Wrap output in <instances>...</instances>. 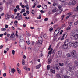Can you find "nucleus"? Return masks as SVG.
<instances>
[{
  "label": "nucleus",
  "instance_id": "f257e3e1",
  "mask_svg": "<svg viewBox=\"0 0 78 78\" xmlns=\"http://www.w3.org/2000/svg\"><path fill=\"white\" fill-rule=\"evenodd\" d=\"M53 51V49L51 48V50H50L48 52V64H50L51 62V61L52 60L50 59L51 57V51Z\"/></svg>",
  "mask_w": 78,
  "mask_h": 78
},
{
  "label": "nucleus",
  "instance_id": "f03ea898",
  "mask_svg": "<svg viewBox=\"0 0 78 78\" xmlns=\"http://www.w3.org/2000/svg\"><path fill=\"white\" fill-rule=\"evenodd\" d=\"M19 43L20 44H25L24 38L21 36L19 37Z\"/></svg>",
  "mask_w": 78,
  "mask_h": 78
},
{
  "label": "nucleus",
  "instance_id": "7ed1b4c3",
  "mask_svg": "<svg viewBox=\"0 0 78 78\" xmlns=\"http://www.w3.org/2000/svg\"><path fill=\"white\" fill-rule=\"evenodd\" d=\"M14 36H15L14 33H12L10 37V40H12V41H15V40L16 39V37H15Z\"/></svg>",
  "mask_w": 78,
  "mask_h": 78
},
{
  "label": "nucleus",
  "instance_id": "20e7f679",
  "mask_svg": "<svg viewBox=\"0 0 78 78\" xmlns=\"http://www.w3.org/2000/svg\"><path fill=\"white\" fill-rule=\"evenodd\" d=\"M76 34L75 30H72L71 31L70 34V37L71 39L73 38V36H75Z\"/></svg>",
  "mask_w": 78,
  "mask_h": 78
},
{
  "label": "nucleus",
  "instance_id": "39448f33",
  "mask_svg": "<svg viewBox=\"0 0 78 78\" xmlns=\"http://www.w3.org/2000/svg\"><path fill=\"white\" fill-rule=\"evenodd\" d=\"M59 31L58 30V29H57V30H55V32L54 33V37H55V36H57V35L59 34Z\"/></svg>",
  "mask_w": 78,
  "mask_h": 78
},
{
  "label": "nucleus",
  "instance_id": "423d86ee",
  "mask_svg": "<svg viewBox=\"0 0 78 78\" xmlns=\"http://www.w3.org/2000/svg\"><path fill=\"white\" fill-rule=\"evenodd\" d=\"M73 37V38L71 39L72 40H75L76 41L77 39H78V34H76Z\"/></svg>",
  "mask_w": 78,
  "mask_h": 78
},
{
  "label": "nucleus",
  "instance_id": "0eeeda50",
  "mask_svg": "<svg viewBox=\"0 0 78 78\" xmlns=\"http://www.w3.org/2000/svg\"><path fill=\"white\" fill-rule=\"evenodd\" d=\"M69 68L70 70H73L75 69V66L73 65H71L70 66Z\"/></svg>",
  "mask_w": 78,
  "mask_h": 78
},
{
  "label": "nucleus",
  "instance_id": "6e6552de",
  "mask_svg": "<svg viewBox=\"0 0 78 78\" xmlns=\"http://www.w3.org/2000/svg\"><path fill=\"white\" fill-rule=\"evenodd\" d=\"M71 54L72 56L74 57V56H76V51H75L73 50L71 52Z\"/></svg>",
  "mask_w": 78,
  "mask_h": 78
},
{
  "label": "nucleus",
  "instance_id": "1a4fd4ad",
  "mask_svg": "<svg viewBox=\"0 0 78 78\" xmlns=\"http://www.w3.org/2000/svg\"><path fill=\"white\" fill-rule=\"evenodd\" d=\"M54 67L55 69H56L58 70H59L60 67H59V65L57 64H55L54 65Z\"/></svg>",
  "mask_w": 78,
  "mask_h": 78
},
{
  "label": "nucleus",
  "instance_id": "9d476101",
  "mask_svg": "<svg viewBox=\"0 0 78 78\" xmlns=\"http://www.w3.org/2000/svg\"><path fill=\"white\" fill-rule=\"evenodd\" d=\"M38 41L39 43L40 44H42V38L41 37H40L38 38Z\"/></svg>",
  "mask_w": 78,
  "mask_h": 78
},
{
  "label": "nucleus",
  "instance_id": "9b49d317",
  "mask_svg": "<svg viewBox=\"0 0 78 78\" xmlns=\"http://www.w3.org/2000/svg\"><path fill=\"white\" fill-rule=\"evenodd\" d=\"M50 71L51 73L55 74V69L54 68H53V67H51Z\"/></svg>",
  "mask_w": 78,
  "mask_h": 78
},
{
  "label": "nucleus",
  "instance_id": "f8f14e48",
  "mask_svg": "<svg viewBox=\"0 0 78 78\" xmlns=\"http://www.w3.org/2000/svg\"><path fill=\"white\" fill-rule=\"evenodd\" d=\"M62 11V10H58V11H57V13L55 14V16H57L59 14H60L61 12Z\"/></svg>",
  "mask_w": 78,
  "mask_h": 78
},
{
  "label": "nucleus",
  "instance_id": "ddd939ff",
  "mask_svg": "<svg viewBox=\"0 0 78 78\" xmlns=\"http://www.w3.org/2000/svg\"><path fill=\"white\" fill-rule=\"evenodd\" d=\"M11 17V15H8V14H6L5 17V19H6V20H8L7 19H10V18Z\"/></svg>",
  "mask_w": 78,
  "mask_h": 78
},
{
  "label": "nucleus",
  "instance_id": "4468645a",
  "mask_svg": "<svg viewBox=\"0 0 78 78\" xmlns=\"http://www.w3.org/2000/svg\"><path fill=\"white\" fill-rule=\"evenodd\" d=\"M74 45L73 46V47L74 48H75L76 47H77L78 46V41H77L75 42L74 43Z\"/></svg>",
  "mask_w": 78,
  "mask_h": 78
},
{
  "label": "nucleus",
  "instance_id": "2eb2a0df",
  "mask_svg": "<svg viewBox=\"0 0 78 78\" xmlns=\"http://www.w3.org/2000/svg\"><path fill=\"white\" fill-rule=\"evenodd\" d=\"M61 52L59 51L57 53V56L58 57H60V56H61Z\"/></svg>",
  "mask_w": 78,
  "mask_h": 78
},
{
  "label": "nucleus",
  "instance_id": "dca6fc26",
  "mask_svg": "<svg viewBox=\"0 0 78 78\" xmlns=\"http://www.w3.org/2000/svg\"><path fill=\"white\" fill-rule=\"evenodd\" d=\"M69 45L70 47L73 46V41H70L69 43Z\"/></svg>",
  "mask_w": 78,
  "mask_h": 78
},
{
  "label": "nucleus",
  "instance_id": "f3484780",
  "mask_svg": "<svg viewBox=\"0 0 78 78\" xmlns=\"http://www.w3.org/2000/svg\"><path fill=\"white\" fill-rule=\"evenodd\" d=\"M68 44H69V41L66 40L64 42V44L68 45Z\"/></svg>",
  "mask_w": 78,
  "mask_h": 78
},
{
  "label": "nucleus",
  "instance_id": "a211bd4d",
  "mask_svg": "<svg viewBox=\"0 0 78 78\" xmlns=\"http://www.w3.org/2000/svg\"><path fill=\"white\" fill-rule=\"evenodd\" d=\"M65 65L67 64V65H69V64H70V63H69V60H67L65 61Z\"/></svg>",
  "mask_w": 78,
  "mask_h": 78
},
{
  "label": "nucleus",
  "instance_id": "6ab92c4d",
  "mask_svg": "<svg viewBox=\"0 0 78 78\" xmlns=\"http://www.w3.org/2000/svg\"><path fill=\"white\" fill-rule=\"evenodd\" d=\"M58 11V9L56 8H55V9H53L52 10V12H56V11Z\"/></svg>",
  "mask_w": 78,
  "mask_h": 78
},
{
  "label": "nucleus",
  "instance_id": "aec40b11",
  "mask_svg": "<svg viewBox=\"0 0 78 78\" xmlns=\"http://www.w3.org/2000/svg\"><path fill=\"white\" fill-rule=\"evenodd\" d=\"M8 37H5V41L6 43L8 42Z\"/></svg>",
  "mask_w": 78,
  "mask_h": 78
},
{
  "label": "nucleus",
  "instance_id": "412c9836",
  "mask_svg": "<svg viewBox=\"0 0 78 78\" xmlns=\"http://www.w3.org/2000/svg\"><path fill=\"white\" fill-rule=\"evenodd\" d=\"M68 45L64 44L63 47L65 49H67L68 47Z\"/></svg>",
  "mask_w": 78,
  "mask_h": 78
},
{
  "label": "nucleus",
  "instance_id": "4be33fe9",
  "mask_svg": "<svg viewBox=\"0 0 78 78\" xmlns=\"http://www.w3.org/2000/svg\"><path fill=\"white\" fill-rule=\"evenodd\" d=\"M25 8L26 9H27V11L29 10V7H28V4H27L25 6Z\"/></svg>",
  "mask_w": 78,
  "mask_h": 78
},
{
  "label": "nucleus",
  "instance_id": "5701e85b",
  "mask_svg": "<svg viewBox=\"0 0 78 78\" xmlns=\"http://www.w3.org/2000/svg\"><path fill=\"white\" fill-rule=\"evenodd\" d=\"M41 64H40L39 65H37L36 67V69H39L40 68V67H41Z\"/></svg>",
  "mask_w": 78,
  "mask_h": 78
},
{
  "label": "nucleus",
  "instance_id": "b1692460",
  "mask_svg": "<svg viewBox=\"0 0 78 78\" xmlns=\"http://www.w3.org/2000/svg\"><path fill=\"white\" fill-rule=\"evenodd\" d=\"M18 20H20L21 19H22V15H20V16L18 17Z\"/></svg>",
  "mask_w": 78,
  "mask_h": 78
},
{
  "label": "nucleus",
  "instance_id": "393cba45",
  "mask_svg": "<svg viewBox=\"0 0 78 78\" xmlns=\"http://www.w3.org/2000/svg\"><path fill=\"white\" fill-rule=\"evenodd\" d=\"M56 76L57 78H61V76L59 74H57Z\"/></svg>",
  "mask_w": 78,
  "mask_h": 78
},
{
  "label": "nucleus",
  "instance_id": "a878e982",
  "mask_svg": "<svg viewBox=\"0 0 78 78\" xmlns=\"http://www.w3.org/2000/svg\"><path fill=\"white\" fill-rule=\"evenodd\" d=\"M50 65H47V70H49V69H50Z\"/></svg>",
  "mask_w": 78,
  "mask_h": 78
},
{
  "label": "nucleus",
  "instance_id": "bb28decb",
  "mask_svg": "<svg viewBox=\"0 0 78 78\" xmlns=\"http://www.w3.org/2000/svg\"><path fill=\"white\" fill-rule=\"evenodd\" d=\"M1 31H5L6 30V29L5 28H2L1 30Z\"/></svg>",
  "mask_w": 78,
  "mask_h": 78
},
{
  "label": "nucleus",
  "instance_id": "cd10ccee",
  "mask_svg": "<svg viewBox=\"0 0 78 78\" xmlns=\"http://www.w3.org/2000/svg\"><path fill=\"white\" fill-rule=\"evenodd\" d=\"M72 3L73 5H75V4L76 3V1L75 0H73L72 1Z\"/></svg>",
  "mask_w": 78,
  "mask_h": 78
},
{
  "label": "nucleus",
  "instance_id": "c85d7f7f",
  "mask_svg": "<svg viewBox=\"0 0 78 78\" xmlns=\"http://www.w3.org/2000/svg\"><path fill=\"white\" fill-rule=\"evenodd\" d=\"M12 72V71H11L9 72L10 75H11L12 76V75H13L14 74V73Z\"/></svg>",
  "mask_w": 78,
  "mask_h": 78
},
{
  "label": "nucleus",
  "instance_id": "c756f323",
  "mask_svg": "<svg viewBox=\"0 0 78 78\" xmlns=\"http://www.w3.org/2000/svg\"><path fill=\"white\" fill-rule=\"evenodd\" d=\"M75 64L76 66H78V60L75 61Z\"/></svg>",
  "mask_w": 78,
  "mask_h": 78
},
{
  "label": "nucleus",
  "instance_id": "7c9ffc66",
  "mask_svg": "<svg viewBox=\"0 0 78 78\" xmlns=\"http://www.w3.org/2000/svg\"><path fill=\"white\" fill-rule=\"evenodd\" d=\"M22 64L23 65H25V60L23 59L22 60Z\"/></svg>",
  "mask_w": 78,
  "mask_h": 78
},
{
  "label": "nucleus",
  "instance_id": "2f4dec72",
  "mask_svg": "<svg viewBox=\"0 0 78 78\" xmlns=\"http://www.w3.org/2000/svg\"><path fill=\"white\" fill-rule=\"evenodd\" d=\"M26 34L27 35V36H31V34H29L27 32H26Z\"/></svg>",
  "mask_w": 78,
  "mask_h": 78
},
{
  "label": "nucleus",
  "instance_id": "473e14b6",
  "mask_svg": "<svg viewBox=\"0 0 78 78\" xmlns=\"http://www.w3.org/2000/svg\"><path fill=\"white\" fill-rule=\"evenodd\" d=\"M12 69H11V71H12V72H13V73H14V72H16V70H15V69L13 68L12 69Z\"/></svg>",
  "mask_w": 78,
  "mask_h": 78
},
{
  "label": "nucleus",
  "instance_id": "72a5a7b5",
  "mask_svg": "<svg viewBox=\"0 0 78 78\" xmlns=\"http://www.w3.org/2000/svg\"><path fill=\"white\" fill-rule=\"evenodd\" d=\"M66 55L67 57H71V55L69 53L67 54Z\"/></svg>",
  "mask_w": 78,
  "mask_h": 78
},
{
  "label": "nucleus",
  "instance_id": "f704fd0d",
  "mask_svg": "<svg viewBox=\"0 0 78 78\" xmlns=\"http://www.w3.org/2000/svg\"><path fill=\"white\" fill-rule=\"evenodd\" d=\"M59 65L61 67H63V66H64V63H59Z\"/></svg>",
  "mask_w": 78,
  "mask_h": 78
},
{
  "label": "nucleus",
  "instance_id": "c9c22d12",
  "mask_svg": "<svg viewBox=\"0 0 78 78\" xmlns=\"http://www.w3.org/2000/svg\"><path fill=\"white\" fill-rule=\"evenodd\" d=\"M73 59H78V57L75 56L74 57H73Z\"/></svg>",
  "mask_w": 78,
  "mask_h": 78
},
{
  "label": "nucleus",
  "instance_id": "e433bc0d",
  "mask_svg": "<svg viewBox=\"0 0 78 78\" xmlns=\"http://www.w3.org/2000/svg\"><path fill=\"white\" fill-rule=\"evenodd\" d=\"M53 28L51 27L49 29V31H52V30H53Z\"/></svg>",
  "mask_w": 78,
  "mask_h": 78
},
{
  "label": "nucleus",
  "instance_id": "4c0bfd02",
  "mask_svg": "<svg viewBox=\"0 0 78 78\" xmlns=\"http://www.w3.org/2000/svg\"><path fill=\"white\" fill-rule=\"evenodd\" d=\"M68 5L69 6H71V5H72L73 4L72 2H69L68 3Z\"/></svg>",
  "mask_w": 78,
  "mask_h": 78
},
{
  "label": "nucleus",
  "instance_id": "58836bf2",
  "mask_svg": "<svg viewBox=\"0 0 78 78\" xmlns=\"http://www.w3.org/2000/svg\"><path fill=\"white\" fill-rule=\"evenodd\" d=\"M28 11V10L26 12V14H27V15H28V14H30V12Z\"/></svg>",
  "mask_w": 78,
  "mask_h": 78
},
{
  "label": "nucleus",
  "instance_id": "ea45409f",
  "mask_svg": "<svg viewBox=\"0 0 78 78\" xmlns=\"http://www.w3.org/2000/svg\"><path fill=\"white\" fill-rule=\"evenodd\" d=\"M3 7H0V12H1V11H2L3 10Z\"/></svg>",
  "mask_w": 78,
  "mask_h": 78
},
{
  "label": "nucleus",
  "instance_id": "a19ab883",
  "mask_svg": "<svg viewBox=\"0 0 78 78\" xmlns=\"http://www.w3.org/2000/svg\"><path fill=\"white\" fill-rule=\"evenodd\" d=\"M39 17H37L38 19H41V17H42V15H40V16L39 15Z\"/></svg>",
  "mask_w": 78,
  "mask_h": 78
},
{
  "label": "nucleus",
  "instance_id": "79ce46f5",
  "mask_svg": "<svg viewBox=\"0 0 78 78\" xmlns=\"http://www.w3.org/2000/svg\"><path fill=\"white\" fill-rule=\"evenodd\" d=\"M43 37L44 38H47V35L44 34V35H43Z\"/></svg>",
  "mask_w": 78,
  "mask_h": 78
},
{
  "label": "nucleus",
  "instance_id": "37998d69",
  "mask_svg": "<svg viewBox=\"0 0 78 78\" xmlns=\"http://www.w3.org/2000/svg\"><path fill=\"white\" fill-rule=\"evenodd\" d=\"M70 29V27L69 26L67 28V30H69Z\"/></svg>",
  "mask_w": 78,
  "mask_h": 78
},
{
  "label": "nucleus",
  "instance_id": "c03bdc74",
  "mask_svg": "<svg viewBox=\"0 0 78 78\" xmlns=\"http://www.w3.org/2000/svg\"><path fill=\"white\" fill-rule=\"evenodd\" d=\"M65 34H64L62 37V38H61V40H64V36H65Z\"/></svg>",
  "mask_w": 78,
  "mask_h": 78
},
{
  "label": "nucleus",
  "instance_id": "a18cd8bd",
  "mask_svg": "<svg viewBox=\"0 0 78 78\" xmlns=\"http://www.w3.org/2000/svg\"><path fill=\"white\" fill-rule=\"evenodd\" d=\"M21 10L23 12H25V9H22Z\"/></svg>",
  "mask_w": 78,
  "mask_h": 78
},
{
  "label": "nucleus",
  "instance_id": "49530a36",
  "mask_svg": "<svg viewBox=\"0 0 78 78\" xmlns=\"http://www.w3.org/2000/svg\"><path fill=\"white\" fill-rule=\"evenodd\" d=\"M12 53L13 55H14L15 54V51L14 50H12Z\"/></svg>",
  "mask_w": 78,
  "mask_h": 78
},
{
  "label": "nucleus",
  "instance_id": "de8ad7c7",
  "mask_svg": "<svg viewBox=\"0 0 78 78\" xmlns=\"http://www.w3.org/2000/svg\"><path fill=\"white\" fill-rule=\"evenodd\" d=\"M64 16H65V15H62V16H61V18L62 19V20H63L64 18Z\"/></svg>",
  "mask_w": 78,
  "mask_h": 78
},
{
  "label": "nucleus",
  "instance_id": "09e8293b",
  "mask_svg": "<svg viewBox=\"0 0 78 78\" xmlns=\"http://www.w3.org/2000/svg\"><path fill=\"white\" fill-rule=\"evenodd\" d=\"M14 24L15 25H17V21H15L14 22Z\"/></svg>",
  "mask_w": 78,
  "mask_h": 78
},
{
  "label": "nucleus",
  "instance_id": "8fccbe9b",
  "mask_svg": "<svg viewBox=\"0 0 78 78\" xmlns=\"http://www.w3.org/2000/svg\"><path fill=\"white\" fill-rule=\"evenodd\" d=\"M48 20V18H46L44 19V21H47Z\"/></svg>",
  "mask_w": 78,
  "mask_h": 78
},
{
  "label": "nucleus",
  "instance_id": "3c124183",
  "mask_svg": "<svg viewBox=\"0 0 78 78\" xmlns=\"http://www.w3.org/2000/svg\"><path fill=\"white\" fill-rule=\"evenodd\" d=\"M5 27L6 28H8V25H7L5 24Z\"/></svg>",
  "mask_w": 78,
  "mask_h": 78
},
{
  "label": "nucleus",
  "instance_id": "603ef678",
  "mask_svg": "<svg viewBox=\"0 0 78 78\" xmlns=\"http://www.w3.org/2000/svg\"><path fill=\"white\" fill-rule=\"evenodd\" d=\"M62 32H63V30H61L59 34L60 35H61V34H62Z\"/></svg>",
  "mask_w": 78,
  "mask_h": 78
},
{
  "label": "nucleus",
  "instance_id": "864d4df0",
  "mask_svg": "<svg viewBox=\"0 0 78 78\" xmlns=\"http://www.w3.org/2000/svg\"><path fill=\"white\" fill-rule=\"evenodd\" d=\"M23 69H24L25 70H28V69H27V67H23Z\"/></svg>",
  "mask_w": 78,
  "mask_h": 78
},
{
  "label": "nucleus",
  "instance_id": "5fc2aeb1",
  "mask_svg": "<svg viewBox=\"0 0 78 78\" xmlns=\"http://www.w3.org/2000/svg\"><path fill=\"white\" fill-rule=\"evenodd\" d=\"M44 9H47V5H45L44 6Z\"/></svg>",
  "mask_w": 78,
  "mask_h": 78
},
{
  "label": "nucleus",
  "instance_id": "6e6d98bb",
  "mask_svg": "<svg viewBox=\"0 0 78 78\" xmlns=\"http://www.w3.org/2000/svg\"><path fill=\"white\" fill-rule=\"evenodd\" d=\"M58 8L59 9H61V8H62V6H61V5H59L58 6Z\"/></svg>",
  "mask_w": 78,
  "mask_h": 78
},
{
  "label": "nucleus",
  "instance_id": "4d7b16f0",
  "mask_svg": "<svg viewBox=\"0 0 78 78\" xmlns=\"http://www.w3.org/2000/svg\"><path fill=\"white\" fill-rule=\"evenodd\" d=\"M17 72H19L20 71V69L18 68H17Z\"/></svg>",
  "mask_w": 78,
  "mask_h": 78
},
{
  "label": "nucleus",
  "instance_id": "13d9d810",
  "mask_svg": "<svg viewBox=\"0 0 78 78\" xmlns=\"http://www.w3.org/2000/svg\"><path fill=\"white\" fill-rule=\"evenodd\" d=\"M32 14H34V10H33L32 11Z\"/></svg>",
  "mask_w": 78,
  "mask_h": 78
},
{
  "label": "nucleus",
  "instance_id": "bf43d9fd",
  "mask_svg": "<svg viewBox=\"0 0 78 78\" xmlns=\"http://www.w3.org/2000/svg\"><path fill=\"white\" fill-rule=\"evenodd\" d=\"M6 74L5 73H4L3 74V76H4V77H5V76H6Z\"/></svg>",
  "mask_w": 78,
  "mask_h": 78
},
{
  "label": "nucleus",
  "instance_id": "052dcab7",
  "mask_svg": "<svg viewBox=\"0 0 78 78\" xmlns=\"http://www.w3.org/2000/svg\"><path fill=\"white\" fill-rule=\"evenodd\" d=\"M51 48V45H50L49 48H48V50H50V48Z\"/></svg>",
  "mask_w": 78,
  "mask_h": 78
},
{
  "label": "nucleus",
  "instance_id": "680f3d73",
  "mask_svg": "<svg viewBox=\"0 0 78 78\" xmlns=\"http://www.w3.org/2000/svg\"><path fill=\"white\" fill-rule=\"evenodd\" d=\"M56 5V3H55V2L53 3V6H55Z\"/></svg>",
  "mask_w": 78,
  "mask_h": 78
},
{
  "label": "nucleus",
  "instance_id": "e2e57ef3",
  "mask_svg": "<svg viewBox=\"0 0 78 78\" xmlns=\"http://www.w3.org/2000/svg\"><path fill=\"white\" fill-rule=\"evenodd\" d=\"M30 63L31 65H32L33 64V61H31L30 62Z\"/></svg>",
  "mask_w": 78,
  "mask_h": 78
},
{
  "label": "nucleus",
  "instance_id": "0e129e2a",
  "mask_svg": "<svg viewBox=\"0 0 78 78\" xmlns=\"http://www.w3.org/2000/svg\"><path fill=\"white\" fill-rule=\"evenodd\" d=\"M26 42L27 44L28 45H29L30 44V42H29V41H26Z\"/></svg>",
  "mask_w": 78,
  "mask_h": 78
},
{
  "label": "nucleus",
  "instance_id": "69168bd1",
  "mask_svg": "<svg viewBox=\"0 0 78 78\" xmlns=\"http://www.w3.org/2000/svg\"><path fill=\"white\" fill-rule=\"evenodd\" d=\"M77 24H78V23H77V22H76L74 23V25H77Z\"/></svg>",
  "mask_w": 78,
  "mask_h": 78
},
{
  "label": "nucleus",
  "instance_id": "338daca9",
  "mask_svg": "<svg viewBox=\"0 0 78 78\" xmlns=\"http://www.w3.org/2000/svg\"><path fill=\"white\" fill-rule=\"evenodd\" d=\"M14 11L15 12H17V9H15Z\"/></svg>",
  "mask_w": 78,
  "mask_h": 78
},
{
  "label": "nucleus",
  "instance_id": "774afa93",
  "mask_svg": "<svg viewBox=\"0 0 78 78\" xmlns=\"http://www.w3.org/2000/svg\"><path fill=\"white\" fill-rule=\"evenodd\" d=\"M62 78H69V77L67 76H64V77H62Z\"/></svg>",
  "mask_w": 78,
  "mask_h": 78
}]
</instances>
